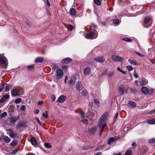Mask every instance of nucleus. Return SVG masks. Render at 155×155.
<instances>
[{"mask_svg":"<svg viewBox=\"0 0 155 155\" xmlns=\"http://www.w3.org/2000/svg\"><path fill=\"white\" fill-rule=\"evenodd\" d=\"M105 147V146L104 145H100L99 146V148L100 149V150L101 149H103Z\"/></svg>","mask_w":155,"mask_h":155,"instance_id":"61","label":"nucleus"},{"mask_svg":"<svg viewBox=\"0 0 155 155\" xmlns=\"http://www.w3.org/2000/svg\"><path fill=\"white\" fill-rule=\"evenodd\" d=\"M3 139L4 141L6 143H8L10 141V139L7 136H4Z\"/></svg>","mask_w":155,"mask_h":155,"instance_id":"21","label":"nucleus"},{"mask_svg":"<svg viewBox=\"0 0 155 155\" xmlns=\"http://www.w3.org/2000/svg\"><path fill=\"white\" fill-rule=\"evenodd\" d=\"M34 68V65H31L28 66L27 67V69L28 71H30L33 70Z\"/></svg>","mask_w":155,"mask_h":155,"instance_id":"27","label":"nucleus"},{"mask_svg":"<svg viewBox=\"0 0 155 155\" xmlns=\"http://www.w3.org/2000/svg\"><path fill=\"white\" fill-rule=\"evenodd\" d=\"M9 132V136L12 138L17 137V134L14 131L12 130L8 129L7 130Z\"/></svg>","mask_w":155,"mask_h":155,"instance_id":"5","label":"nucleus"},{"mask_svg":"<svg viewBox=\"0 0 155 155\" xmlns=\"http://www.w3.org/2000/svg\"><path fill=\"white\" fill-rule=\"evenodd\" d=\"M91 28H97V26L95 25L92 23L91 25Z\"/></svg>","mask_w":155,"mask_h":155,"instance_id":"55","label":"nucleus"},{"mask_svg":"<svg viewBox=\"0 0 155 155\" xmlns=\"http://www.w3.org/2000/svg\"><path fill=\"white\" fill-rule=\"evenodd\" d=\"M97 127H92L91 130V131L92 132V133H94L96 131Z\"/></svg>","mask_w":155,"mask_h":155,"instance_id":"37","label":"nucleus"},{"mask_svg":"<svg viewBox=\"0 0 155 155\" xmlns=\"http://www.w3.org/2000/svg\"><path fill=\"white\" fill-rule=\"evenodd\" d=\"M21 102V99L20 98H18L15 101V103L16 104H18Z\"/></svg>","mask_w":155,"mask_h":155,"instance_id":"34","label":"nucleus"},{"mask_svg":"<svg viewBox=\"0 0 155 155\" xmlns=\"http://www.w3.org/2000/svg\"><path fill=\"white\" fill-rule=\"evenodd\" d=\"M81 121L84 124L86 125H87L88 124V121L87 119H84L82 120H81Z\"/></svg>","mask_w":155,"mask_h":155,"instance_id":"38","label":"nucleus"},{"mask_svg":"<svg viewBox=\"0 0 155 155\" xmlns=\"http://www.w3.org/2000/svg\"><path fill=\"white\" fill-rule=\"evenodd\" d=\"M17 144V142L15 140L12 142L10 144L11 146L12 147H13L15 146Z\"/></svg>","mask_w":155,"mask_h":155,"instance_id":"31","label":"nucleus"},{"mask_svg":"<svg viewBox=\"0 0 155 155\" xmlns=\"http://www.w3.org/2000/svg\"><path fill=\"white\" fill-rule=\"evenodd\" d=\"M126 68L129 71H130L133 70V68L131 66H127Z\"/></svg>","mask_w":155,"mask_h":155,"instance_id":"41","label":"nucleus"},{"mask_svg":"<svg viewBox=\"0 0 155 155\" xmlns=\"http://www.w3.org/2000/svg\"><path fill=\"white\" fill-rule=\"evenodd\" d=\"M148 142L149 143L155 144V138H153L150 139L149 140Z\"/></svg>","mask_w":155,"mask_h":155,"instance_id":"29","label":"nucleus"},{"mask_svg":"<svg viewBox=\"0 0 155 155\" xmlns=\"http://www.w3.org/2000/svg\"><path fill=\"white\" fill-rule=\"evenodd\" d=\"M5 100L4 98L3 97L1 100H0V103H2L5 102Z\"/></svg>","mask_w":155,"mask_h":155,"instance_id":"52","label":"nucleus"},{"mask_svg":"<svg viewBox=\"0 0 155 155\" xmlns=\"http://www.w3.org/2000/svg\"><path fill=\"white\" fill-rule=\"evenodd\" d=\"M119 20L118 19H115L113 20V22L115 24L118 25L119 23Z\"/></svg>","mask_w":155,"mask_h":155,"instance_id":"35","label":"nucleus"},{"mask_svg":"<svg viewBox=\"0 0 155 155\" xmlns=\"http://www.w3.org/2000/svg\"><path fill=\"white\" fill-rule=\"evenodd\" d=\"M26 109V107L25 105H22L21 107V111H25Z\"/></svg>","mask_w":155,"mask_h":155,"instance_id":"48","label":"nucleus"},{"mask_svg":"<svg viewBox=\"0 0 155 155\" xmlns=\"http://www.w3.org/2000/svg\"><path fill=\"white\" fill-rule=\"evenodd\" d=\"M19 119L18 116H15L11 117L10 118V122L12 123L13 124L15 123L17 120Z\"/></svg>","mask_w":155,"mask_h":155,"instance_id":"11","label":"nucleus"},{"mask_svg":"<svg viewBox=\"0 0 155 155\" xmlns=\"http://www.w3.org/2000/svg\"><path fill=\"white\" fill-rule=\"evenodd\" d=\"M4 87L3 84L2 83H0V89L2 90L4 88Z\"/></svg>","mask_w":155,"mask_h":155,"instance_id":"51","label":"nucleus"},{"mask_svg":"<svg viewBox=\"0 0 155 155\" xmlns=\"http://www.w3.org/2000/svg\"><path fill=\"white\" fill-rule=\"evenodd\" d=\"M0 64L3 65L4 69H6L8 66V60L3 54L0 55Z\"/></svg>","mask_w":155,"mask_h":155,"instance_id":"2","label":"nucleus"},{"mask_svg":"<svg viewBox=\"0 0 155 155\" xmlns=\"http://www.w3.org/2000/svg\"><path fill=\"white\" fill-rule=\"evenodd\" d=\"M44 146L47 148H50L51 147V145L49 143H44Z\"/></svg>","mask_w":155,"mask_h":155,"instance_id":"30","label":"nucleus"},{"mask_svg":"<svg viewBox=\"0 0 155 155\" xmlns=\"http://www.w3.org/2000/svg\"><path fill=\"white\" fill-rule=\"evenodd\" d=\"M14 109V106L13 105H10L9 109V110L12 111Z\"/></svg>","mask_w":155,"mask_h":155,"instance_id":"47","label":"nucleus"},{"mask_svg":"<svg viewBox=\"0 0 155 155\" xmlns=\"http://www.w3.org/2000/svg\"><path fill=\"white\" fill-rule=\"evenodd\" d=\"M91 115L92 117H94L95 115V113L94 112H92L91 113Z\"/></svg>","mask_w":155,"mask_h":155,"instance_id":"59","label":"nucleus"},{"mask_svg":"<svg viewBox=\"0 0 155 155\" xmlns=\"http://www.w3.org/2000/svg\"><path fill=\"white\" fill-rule=\"evenodd\" d=\"M7 115V113L6 112H4L2 113L1 115V117H4Z\"/></svg>","mask_w":155,"mask_h":155,"instance_id":"50","label":"nucleus"},{"mask_svg":"<svg viewBox=\"0 0 155 155\" xmlns=\"http://www.w3.org/2000/svg\"><path fill=\"white\" fill-rule=\"evenodd\" d=\"M111 58L114 61H116L122 62L124 60V58L122 57L115 55H112Z\"/></svg>","mask_w":155,"mask_h":155,"instance_id":"3","label":"nucleus"},{"mask_svg":"<svg viewBox=\"0 0 155 155\" xmlns=\"http://www.w3.org/2000/svg\"><path fill=\"white\" fill-rule=\"evenodd\" d=\"M108 114L107 112L104 113L99 120L97 126L100 128V135L102 134L104 129L107 124V123L105 121L107 119Z\"/></svg>","mask_w":155,"mask_h":155,"instance_id":"1","label":"nucleus"},{"mask_svg":"<svg viewBox=\"0 0 155 155\" xmlns=\"http://www.w3.org/2000/svg\"><path fill=\"white\" fill-rule=\"evenodd\" d=\"M88 94L87 91L86 90H84L82 91L81 92L82 95L84 96H86Z\"/></svg>","mask_w":155,"mask_h":155,"instance_id":"28","label":"nucleus"},{"mask_svg":"<svg viewBox=\"0 0 155 155\" xmlns=\"http://www.w3.org/2000/svg\"><path fill=\"white\" fill-rule=\"evenodd\" d=\"M84 87V86L80 81L78 82L76 84V88L78 91H80Z\"/></svg>","mask_w":155,"mask_h":155,"instance_id":"12","label":"nucleus"},{"mask_svg":"<svg viewBox=\"0 0 155 155\" xmlns=\"http://www.w3.org/2000/svg\"><path fill=\"white\" fill-rule=\"evenodd\" d=\"M116 140V139H114L112 137H110L108 140L107 144H110L111 143L114 142Z\"/></svg>","mask_w":155,"mask_h":155,"instance_id":"23","label":"nucleus"},{"mask_svg":"<svg viewBox=\"0 0 155 155\" xmlns=\"http://www.w3.org/2000/svg\"><path fill=\"white\" fill-rule=\"evenodd\" d=\"M44 58L42 57H38L37 58L35 62L36 63H41L44 61Z\"/></svg>","mask_w":155,"mask_h":155,"instance_id":"20","label":"nucleus"},{"mask_svg":"<svg viewBox=\"0 0 155 155\" xmlns=\"http://www.w3.org/2000/svg\"><path fill=\"white\" fill-rule=\"evenodd\" d=\"M30 141L31 144L33 145H36L37 144V143L36 140L33 137H31Z\"/></svg>","mask_w":155,"mask_h":155,"instance_id":"16","label":"nucleus"},{"mask_svg":"<svg viewBox=\"0 0 155 155\" xmlns=\"http://www.w3.org/2000/svg\"><path fill=\"white\" fill-rule=\"evenodd\" d=\"M141 92L144 94H147L149 91L148 88L145 87H143L141 89Z\"/></svg>","mask_w":155,"mask_h":155,"instance_id":"15","label":"nucleus"},{"mask_svg":"<svg viewBox=\"0 0 155 155\" xmlns=\"http://www.w3.org/2000/svg\"><path fill=\"white\" fill-rule=\"evenodd\" d=\"M63 72L61 69H58L56 71V76L58 79H60L63 76Z\"/></svg>","mask_w":155,"mask_h":155,"instance_id":"4","label":"nucleus"},{"mask_svg":"<svg viewBox=\"0 0 155 155\" xmlns=\"http://www.w3.org/2000/svg\"><path fill=\"white\" fill-rule=\"evenodd\" d=\"M128 61L131 64L134 65H137V61L134 60L129 59L128 60Z\"/></svg>","mask_w":155,"mask_h":155,"instance_id":"24","label":"nucleus"},{"mask_svg":"<svg viewBox=\"0 0 155 155\" xmlns=\"http://www.w3.org/2000/svg\"><path fill=\"white\" fill-rule=\"evenodd\" d=\"M94 60L97 62H99L102 63L105 61V59L103 56H100L94 58Z\"/></svg>","mask_w":155,"mask_h":155,"instance_id":"7","label":"nucleus"},{"mask_svg":"<svg viewBox=\"0 0 155 155\" xmlns=\"http://www.w3.org/2000/svg\"><path fill=\"white\" fill-rule=\"evenodd\" d=\"M91 69L89 67H87L85 68L84 70V74L85 75H89L91 72Z\"/></svg>","mask_w":155,"mask_h":155,"instance_id":"9","label":"nucleus"},{"mask_svg":"<svg viewBox=\"0 0 155 155\" xmlns=\"http://www.w3.org/2000/svg\"><path fill=\"white\" fill-rule=\"evenodd\" d=\"M149 113L150 114H152L155 113V109L154 110L150 111Z\"/></svg>","mask_w":155,"mask_h":155,"instance_id":"64","label":"nucleus"},{"mask_svg":"<svg viewBox=\"0 0 155 155\" xmlns=\"http://www.w3.org/2000/svg\"><path fill=\"white\" fill-rule=\"evenodd\" d=\"M135 53L137 54L138 55L140 56V57H143L144 56V55L143 54L139 52H138V51H136Z\"/></svg>","mask_w":155,"mask_h":155,"instance_id":"43","label":"nucleus"},{"mask_svg":"<svg viewBox=\"0 0 155 155\" xmlns=\"http://www.w3.org/2000/svg\"><path fill=\"white\" fill-rule=\"evenodd\" d=\"M70 13L71 15L74 16L77 13V11L74 8H72L70 9Z\"/></svg>","mask_w":155,"mask_h":155,"instance_id":"18","label":"nucleus"},{"mask_svg":"<svg viewBox=\"0 0 155 155\" xmlns=\"http://www.w3.org/2000/svg\"><path fill=\"white\" fill-rule=\"evenodd\" d=\"M18 151V149H17L14 150H13L12 152L11 153V154L12 155H14Z\"/></svg>","mask_w":155,"mask_h":155,"instance_id":"46","label":"nucleus"},{"mask_svg":"<svg viewBox=\"0 0 155 155\" xmlns=\"http://www.w3.org/2000/svg\"><path fill=\"white\" fill-rule=\"evenodd\" d=\"M74 83V80L73 79H71L68 82V84H73Z\"/></svg>","mask_w":155,"mask_h":155,"instance_id":"44","label":"nucleus"},{"mask_svg":"<svg viewBox=\"0 0 155 155\" xmlns=\"http://www.w3.org/2000/svg\"><path fill=\"white\" fill-rule=\"evenodd\" d=\"M95 3L98 5H101V3L99 0H94Z\"/></svg>","mask_w":155,"mask_h":155,"instance_id":"39","label":"nucleus"},{"mask_svg":"<svg viewBox=\"0 0 155 155\" xmlns=\"http://www.w3.org/2000/svg\"><path fill=\"white\" fill-rule=\"evenodd\" d=\"M68 28L70 29L71 31L73 29V27L71 25H69Z\"/></svg>","mask_w":155,"mask_h":155,"instance_id":"58","label":"nucleus"},{"mask_svg":"<svg viewBox=\"0 0 155 155\" xmlns=\"http://www.w3.org/2000/svg\"><path fill=\"white\" fill-rule=\"evenodd\" d=\"M134 75L135 78H138L137 73H136V72H135L134 74Z\"/></svg>","mask_w":155,"mask_h":155,"instance_id":"62","label":"nucleus"},{"mask_svg":"<svg viewBox=\"0 0 155 155\" xmlns=\"http://www.w3.org/2000/svg\"><path fill=\"white\" fill-rule=\"evenodd\" d=\"M80 113L81 114V116H80L81 118H82L84 117V113L82 111H80Z\"/></svg>","mask_w":155,"mask_h":155,"instance_id":"53","label":"nucleus"},{"mask_svg":"<svg viewBox=\"0 0 155 155\" xmlns=\"http://www.w3.org/2000/svg\"><path fill=\"white\" fill-rule=\"evenodd\" d=\"M125 87L123 85H120L118 88V91L119 93L120 94L122 95L124 94V92Z\"/></svg>","mask_w":155,"mask_h":155,"instance_id":"13","label":"nucleus"},{"mask_svg":"<svg viewBox=\"0 0 155 155\" xmlns=\"http://www.w3.org/2000/svg\"><path fill=\"white\" fill-rule=\"evenodd\" d=\"M94 35V32L93 31H91L90 33L87 34L85 36V37L86 38H91Z\"/></svg>","mask_w":155,"mask_h":155,"instance_id":"22","label":"nucleus"},{"mask_svg":"<svg viewBox=\"0 0 155 155\" xmlns=\"http://www.w3.org/2000/svg\"><path fill=\"white\" fill-rule=\"evenodd\" d=\"M43 116L45 118H48V112L47 111L45 112V113H43L42 114Z\"/></svg>","mask_w":155,"mask_h":155,"instance_id":"33","label":"nucleus"},{"mask_svg":"<svg viewBox=\"0 0 155 155\" xmlns=\"http://www.w3.org/2000/svg\"><path fill=\"white\" fill-rule=\"evenodd\" d=\"M39 112V110L38 109H37L35 111H34V113L35 114H38Z\"/></svg>","mask_w":155,"mask_h":155,"instance_id":"60","label":"nucleus"},{"mask_svg":"<svg viewBox=\"0 0 155 155\" xmlns=\"http://www.w3.org/2000/svg\"><path fill=\"white\" fill-rule=\"evenodd\" d=\"M25 125V123L23 121H20L16 126V128L17 129H19L23 127Z\"/></svg>","mask_w":155,"mask_h":155,"instance_id":"14","label":"nucleus"},{"mask_svg":"<svg viewBox=\"0 0 155 155\" xmlns=\"http://www.w3.org/2000/svg\"><path fill=\"white\" fill-rule=\"evenodd\" d=\"M117 70L119 71L120 72H121L123 74H126V72L124 71H122L120 68V67H118L117 68Z\"/></svg>","mask_w":155,"mask_h":155,"instance_id":"40","label":"nucleus"},{"mask_svg":"<svg viewBox=\"0 0 155 155\" xmlns=\"http://www.w3.org/2000/svg\"><path fill=\"white\" fill-rule=\"evenodd\" d=\"M129 106L132 108H135L136 107V103L133 101H130L128 103Z\"/></svg>","mask_w":155,"mask_h":155,"instance_id":"19","label":"nucleus"},{"mask_svg":"<svg viewBox=\"0 0 155 155\" xmlns=\"http://www.w3.org/2000/svg\"><path fill=\"white\" fill-rule=\"evenodd\" d=\"M3 97L6 100V99H8L9 97V96L8 95H4L3 96Z\"/></svg>","mask_w":155,"mask_h":155,"instance_id":"57","label":"nucleus"},{"mask_svg":"<svg viewBox=\"0 0 155 155\" xmlns=\"http://www.w3.org/2000/svg\"><path fill=\"white\" fill-rule=\"evenodd\" d=\"M123 40L129 42H131L132 41V39L127 38L123 39Z\"/></svg>","mask_w":155,"mask_h":155,"instance_id":"36","label":"nucleus"},{"mask_svg":"<svg viewBox=\"0 0 155 155\" xmlns=\"http://www.w3.org/2000/svg\"><path fill=\"white\" fill-rule=\"evenodd\" d=\"M72 61L71 58H66L61 61V63L63 64H68L70 63Z\"/></svg>","mask_w":155,"mask_h":155,"instance_id":"8","label":"nucleus"},{"mask_svg":"<svg viewBox=\"0 0 155 155\" xmlns=\"http://www.w3.org/2000/svg\"><path fill=\"white\" fill-rule=\"evenodd\" d=\"M12 86L11 84H9L5 88V91H9L12 88Z\"/></svg>","mask_w":155,"mask_h":155,"instance_id":"26","label":"nucleus"},{"mask_svg":"<svg viewBox=\"0 0 155 155\" xmlns=\"http://www.w3.org/2000/svg\"><path fill=\"white\" fill-rule=\"evenodd\" d=\"M68 79V77L67 76H65V79L64 81V82L65 84H66L67 83V81Z\"/></svg>","mask_w":155,"mask_h":155,"instance_id":"63","label":"nucleus"},{"mask_svg":"<svg viewBox=\"0 0 155 155\" xmlns=\"http://www.w3.org/2000/svg\"><path fill=\"white\" fill-rule=\"evenodd\" d=\"M131 151L128 150L126 152L125 155H131Z\"/></svg>","mask_w":155,"mask_h":155,"instance_id":"42","label":"nucleus"},{"mask_svg":"<svg viewBox=\"0 0 155 155\" xmlns=\"http://www.w3.org/2000/svg\"><path fill=\"white\" fill-rule=\"evenodd\" d=\"M53 101H54L55 100V97L54 95H52L51 97Z\"/></svg>","mask_w":155,"mask_h":155,"instance_id":"56","label":"nucleus"},{"mask_svg":"<svg viewBox=\"0 0 155 155\" xmlns=\"http://www.w3.org/2000/svg\"><path fill=\"white\" fill-rule=\"evenodd\" d=\"M151 20V18L149 16L145 17L143 19V21L145 24L144 26L146 27H147L148 26L146 25V24L149 23Z\"/></svg>","mask_w":155,"mask_h":155,"instance_id":"10","label":"nucleus"},{"mask_svg":"<svg viewBox=\"0 0 155 155\" xmlns=\"http://www.w3.org/2000/svg\"><path fill=\"white\" fill-rule=\"evenodd\" d=\"M35 119L37 121V122L41 126H43L44 124L42 123L39 120V119L37 117H35Z\"/></svg>","mask_w":155,"mask_h":155,"instance_id":"32","label":"nucleus"},{"mask_svg":"<svg viewBox=\"0 0 155 155\" xmlns=\"http://www.w3.org/2000/svg\"><path fill=\"white\" fill-rule=\"evenodd\" d=\"M147 123L150 124H155V118L148 120L147 121Z\"/></svg>","mask_w":155,"mask_h":155,"instance_id":"25","label":"nucleus"},{"mask_svg":"<svg viewBox=\"0 0 155 155\" xmlns=\"http://www.w3.org/2000/svg\"><path fill=\"white\" fill-rule=\"evenodd\" d=\"M68 68V66L64 65V66H62L61 68L63 70H64L65 69H67Z\"/></svg>","mask_w":155,"mask_h":155,"instance_id":"49","label":"nucleus"},{"mask_svg":"<svg viewBox=\"0 0 155 155\" xmlns=\"http://www.w3.org/2000/svg\"><path fill=\"white\" fill-rule=\"evenodd\" d=\"M66 97L64 95L61 96L57 100V102L60 103L64 102L66 100Z\"/></svg>","mask_w":155,"mask_h":155,"instance_id":"6","label":"nucleus"},{"mask_svg":"<svg viewBox=\"0 0 155 155\" xmlns=\"http://www.w3.org/2000/svg\"><path fill=\"white\" fill-rule=\"evenodd\" d=\"M94 102L95 104H96L97 106H99L100 105V103H99V102L97 99L94 100Z\"/></svg>","mask_w":155,"mask_h":155,"instance_id":"45","label":"nucleus"},{"mask_svg":"<svg viewBox=\"0 0 155 155\" xmlns=\"http://www.w3.org/2000/svg\"><path fill=\"white\" fill-rule=\"evenodd\" d=\"M12 94L14 96H19L20 94L18 91L16 89H13L12 92Z\"/></svg>","mask_w":155,"mask_h":155,"instance_id":"17","label":"nucleus"},{"mask_svg":"<svg viewBox=\"0 0 155 155\" xmlns=\"http://www.w3.org/2000/svg\"><path fill=\"white\" fill-rule=\"evenodd\" d=\"M43 104V102L42 101H39L38 102V105L40 106L42 105Z\"/></svg>","mask_w":155,"mask_h":155,"instance_id":"54","label":"nucleus"}]
</instances>
